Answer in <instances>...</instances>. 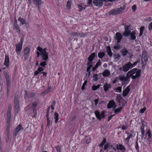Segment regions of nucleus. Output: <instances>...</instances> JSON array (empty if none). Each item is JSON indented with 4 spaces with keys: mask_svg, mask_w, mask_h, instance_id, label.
Listing matches in <instances>:
<instances>
[{
    "mask_svg": "<svg viewBox=\"0 0 152 152\" xmlns=\"http://www.w3.org/2000/svg\"><path fill=\"white\" fill-rule=\"evenodd\" d=\"M101 64V63L100 62V60H99L98 62L96 63L95 65V66L96 67H98Z\"/></svg>",
    "mask_w": 152,
    "mask_h": 152,
    "instance_id": "obj_51",
    "label": "nucleus"
},
{
    "mask_svg": "<svg viewBox=\"0 0 152 152\" xmlns=\"http://www.w3.org/2000/svg\"><path fill=\"white\" fill-rule=\"evenodd\" d=\"M106 142V139L105 138H104L103 139V140L102 141L101 143L99 145V146L100 147H102L104 145V143Z\"/></svg>",
    "mask_w": 152,
    "mask_h": 152,
    "instance_id": "obj_37",
    "label": "nucleus"
},
{
    "mask_svg": "<svg viewBox=\"0 0 152 152\" xmlns=\"http://www.w3.org/2000/svg\"><path fill=\"white\" fill-rule=\"evenodd\" d=\"M58 114L56 112H55L54 113V118L55 119V123H56L58 121L59 118H58Z\"/></svg>",
    "mask_w": 152,
    "mask_h": 152,
    "instance_id": "obj_26",
    "label": "nucleus"
},
{
    "mask_svg": "<svg viewBox=\"0 0 152 152\" xmlns=\"http://www.w3.org/2000/svg\"><path fill=\"white\" fill-rule=\"evenodd\" d=\"M44 69L42 67H39L37 69V70L39 72H41L44 70Z\"/></svg>",
    "mask_w": 152,
    "mask_h": 152,
    "instance_id": "obj_50",
    "label": "nucleus"
},
{
    "mask_svg": "<svg viewBox=\"0 0 152 152\" xmlns=\"http://www.w3.org/2000/svg\"><path fill=\"white\" fill-rule=\"evenodd\" d=\"M118 80V77H116L115 79L113 81V84L115 83L116 82H117Z\"/></svg>",
    "mask_w": 152,
    "mask_h": 152,
    "instance_id": "obj_57",
    "label": "nucleus"
},
{
    "mask_svg": "<svg viewBox=\"0 0 152 152\" xmlns=\"http://www.w3.org/2000/svg\"><path fill=\"white\" fill-rule=\"evenodd\" d=\"M34 3L36 5L39 10L40 8L41 5L42 4L41 0H33Z\"/></svg>",
    "mask_w": 152,
    "mask_h": 152,
    "instance_id": "obj_11",
    "label": "nucleus"
},
{
    "mask_svg": "<svg viewBox=\"0 0 152 152\" xmlns=\"http://www.w3.org/2000/svg\"><path fill=\"white\" fill-rule=\"evenodd\" d=\"M95 53H92L88 57V60L90 62H92L93 60L95 58Z\"/></svg>",
    "mask_w": 152,
    "mask_h": 152,
    "instance_id": "obj_22",
    "label": "nucleus"
},
{
    "mask_svg": "<svg viewBox=\"0 0 152 152\" xmlns=\"http://www.w3.org/2000/svg\"><path fill=\"white\" fill-rule=\"evenodd\" d=\"M49 89L48 88L44 91L43 92L41 93V95L42 96H44L49 92Z\"/></svg>",
    "mask_w": 152,
    "mask_h": 152,
    "instance_id": "obj_34",
    "label": "nucleus"
},
{
    "mask_svg": "<svg viewBox=\"0 0 152 152\" xmlns=\"http://www.w3.org/2000/svg\"><path fill=\"white\" fill-rule=\"evenodd\" d=\"M146 134L148 135V139H149L151 138V132L150 130H148V131L146 133Z\"/></svg>",
    "mask_w": 152,
    "mask_h": 152,
    "instance_id": "obj_36",
    "label": "nucleus"
},
{
    "mask_svg": "<svg viewBox=\"0 0 152 152\" xmlns=\"http://www.w3.org/2000/svg\"><path fill=\"white\" fill-rule=\"evenodd\" d=\"M136 5H134L132 6V9L134 12L135 11V10H136Z\"/></svg>",
    "mask_w": 152,
    "mask_h": 152,
    "instance_id": "obj_58",
    "label": "nucleus"
},
{
    "mask_svg": "<svg viewBox=\"0 0 152 152\" xmlns=\"http://www.w3.org/2000/svg\"><path fill=\"white\" fill-rule=\"evenodd\" d=\"M139 61H136L133 64H132V68H133L134 66H136L137 64L139 63Z\"/></svg>",
    "mask_w": 152,
    "mask_h": 152,
    "instance_id": "obj_61",
    "label": "nucleus"
},
{
    "mask_svg": "<svg viewBox=\"0 0 152 152\" xmlns=\"http://www.w3.org/2000/svg\"><path fill=\"white\" fill-rule=\"evenodd\" d=\"M105 53L104 52H100L98 53V57L100 58H102L105 55Z\"/></svg>",
    "mask_w": 152,
    "mask_h": 152,
    "instance_id": "obj_27",
    "label": "nucleus"
},
{
    "mask_svg": "<svg viewBox=\"0 0 152 152\" xmlns=\"http://www.w3.org/2000/svg\"><path fill=\"white\" fill-rule=\"evenodd\" d=\"M135 33L134 31H132L130 33V40H134L136 39Z\"/></svg>",
    "mask_w": 152,
    "mask_h": 152,
    "instance_id": "obj_21",
    "label": "nucleus"
},
{
    "mask_svg": "<svg viewBox=\"0 0 152 152\" xmlns=\"http://www.w3.org/2000/svg\"><path fill=\"white\" fill-rule=\"evenodd\" d=\"M98 75L97 74H94L93 75V80L95 81H96L98 80Z\"/></svg>",
    "mask_w": 152,
    "mask_h": 152,
    "instance_id": "obj_33",
    "label": "nucleus"
},
{
    "mask_svg": "<svg viewBox=\"0 0 152 152\" xmlns=\"http://www.w3.org/2000/svg\"><path fill=\"white\" fill-rule=\"evenodd\" d=\"M6 77L7 85H8L10 81V79L8 76H7Z\"/></svg>",
    "mask_w": 152,
    "mask_h": 152,
    "instance_id": "obj_43",
    "label": "nucleus"
},
{
    "mask_svg": "<svg viewBox=\"0 0 152 152\" xmlns=\"http://www.w3.org/2000/svg\"><path fill=\"white\" fill-rule=\"evenodd\" d=\"M132 64L130 62H129L123 66V71L127 72L129 69H132Z\"/></svg>",
    "mask_w": 152,
    "mask_h": 152,
    "instance_id": "obj_7",
    "label": "nucleus"
},
{
    "mask_svg": "<svg viewBox=\"0 0 152 152\" xmlns=\"http://www.w3.org/2000/svg\"><path fill=\"white\" fill-rule=\"evenodd\" d=\"M30 48L28 47L26 48L24 50V55H27L29 52Z\"/></svg>",
    "mask_w": 152,
    "mask_h": 152,
    "instance_id": "obj_31",
    "label": "nucleus"
},
{
    "mask_svg": "<svg viewBox=\"0 0 152 152\" xmlns=\"http://www.w3.org/2000/svg\"><path fill=\"white\" fill-rule=\"evenodd\" d=\"M77 6L79 9V12H81L83 10L85 9L86 8L85 7H83L80 4H78Z\"/></svg>",
    "mask_w": 152,
    "mask_h": 152,
    "instance_id": "obj_32",
    "label": "nucleus"
},
{
    "mask_svg": "<svg viewBox=\"0 0 152 152\" xmlns=\"http://www.w3.org/2000/svg\"><path fill=\"white\" fill-rule=\"evenodd\" d=\"M121 52L122 53V55L124 56H126L127 54L129 53L128 50L125 48L122 49Z\"/></svg>",
    "mask_w": 152,
    "mask_h": 152,
    "instance_id": "obj_24",
    "label": "nucleus"
},
{
    "mask_svg": "<svg viewBox=\"0 0 152 152\" xmlns=\"http://www.w3.org/2000/svg\"><path fill=\"white\" fill-rule=\"evenodd\" d=\"M56 151L58 152H60L61 148L60 146L58 145L56 147Z\"/></svg>",
    "mask_w": 152,
    "mask_h": 152,
    "instance_id": "obj_48",
    "label": "nucleus"
},
{
    "mask_svg": "<svg viewBox=\"0 0 152 152\" xmlns=\"http://www.w3.org/2000/svg\"><path fill=\"white\" fill-rule=\"evenodd\" d=\"M11 106H9L7 113V126L9 127L11 119Z\"/></svg>",
    "mask_w": 152,
    "mask_h": 152,
    "instance_id": "obj_3",
    "label": "nucleus"
},
{
    "mask_svg": "<svg viewBox=\"0 0 152 152\" xmlns=\"http://www.w3.org/2000/svg\"><path fill=\"white\" fill-rule=\"evenodd\" d=\"M14 29H15L16 32L18 33H19L20 32V30L18 26L15 27Z\"/></svg>",
    "mask_w": 152,
    "mask_h": 152,
    "instance_id": "obj_44",
    "label": "nucleus"
},
{
    "mask_svg": "<svg viewBox=\"0 0 152 152\" xmlns=\"http://www.w3.org/2000/svg\"><path fill=\"white\" fill-rule=\"evenodd\" d=\"M37 49L38 51H39L40 53H48L46 52L47 48H45L44 49H42L39 46H38L37 48Z\"/></svg>",
    "mask_w": 152,
    "mask_h": 152,
    "instance_id": "obj_17",
    "label": "nucleus"
},
{
    "mask_svg": "<svg viewBox=\"0 0 152 152\" xmlns=\"http://www.w3.org/2000/svg\"><path fill=\"white\" fill-rule=\"evenodd\" d=\"M14 28L18 26L17 24V21L15 19V20L14 23Z\"/></svg>",
    "mask_w": 152,
    "mask_h": 152,
    "instance_id": "obj_56",
    "label": "nucleus"
},
{
    "mask_svg": "<svg viewBox=\"0 0 152 152\" xmlns=\"http://www.w3.org/2000/svg\"><path fill=\"white\" fill-rule=\"evenodd\" d=\"M110 71L106 69L104 70L102 75L104 77H108L110 75Z\"/></svg>",
    "mask_w": 152,
    "mask_h": 152,
    "instance_id": "obj_18",
    "label": "nucleus"
},
{
    "mask_svg": "<svg viewBox=\"0 0 152 152\" xmlns=\"http://www.w3.org/2000/svg\"><path fill=\"white\" fill-rule=\"evenodd\" d=\"M40 55L42 56V60L45 61L48 58V53H40Z\"/></svg>",
    "mask_w": 152,
    "mask_h": 152,
    "instance_id": "obj_13",
    "label": "nucleus"
},
{
    "mask_svg": "<svg viewBox=\"0 0 152 152\" xmlns=\"http://www.w3.org/2000/svg\"><path fill=\"white\" fill-rule=\"evenodd\" d=\"M122 99L123 97L121 95H119L118 96L116 97V100L119 103L121 102Z\"/></svg>",
    "mask_w": 152,
    "mask_h": 152,
    "instance_id": "obj_30",
    "label": "nucleus"
},
{
    "mask_svg": "<svg viewBox=\"0 0 152 152\" xmlns=\"http://www.w3.org/2000/svg\"><path fill=\"white\" fill-rule=\"evenodd\" d=\"M111 87V85L110 84L107 83H105L104 85L103 88L104 91L105 92L107 91L108 89Z\"/></svg>",
    "mask_w": 152,
    "mask_h": 152,
    "instance_id": "obj_23",
    "label": "nucleus"
},
{
    "mask_svg": "<svg viewBox=\"0 0 152 152\" xmlns=\"http://www.w3.org/2000/svg\"><path fill=\"white\" fill-rule=\"evenodd\" d=\"M87 83V81L86 80L85 81L84 83L83 84V85L81 87V89L82 90H83L85 89V86L86 85Z\"/></svg>",
    "mask_w": 152,
    "mask_h": 152,
    "instance_id": "obj_40",
    "label": "nucleus"
},
{
    "mask_svg": "<svg viewBox=\"0 0 152 152\" xmlns=\"http://www.w3.org/2000/svg\"><path fill=\"white\" fill-rule=\"evenodd\" d=\"M47 126H48L50 125V121L49 120V118H48V119H47Z\"/></svg>",
    "mask_w": 152,
    "mask_h": 152,
    "instance_id": "obj_64",
    "label": "nucleus"
},
{
    "mask_svg": "<svg viewBox=\"0 0 152 152\" xmlns=\"http://www.w3.org/2000/svg\"><path fill=\"white\" fill-rule=\"evenodd\" d=\"M18 20L20 22V24L21 25L26 23L25 20L23 18H18Z\"/></svg>",
    "mask_w": 152,
    "mask_h": 152,
    "instance_id": "obj_29",
    "label": "nucleus"
},
{
    "mask_svg": "<svg viewBox=\"0 0 152 152\" xmlns=\"http://www.w3.org/2000/svg\"><path fill=\"white\" fill-rule=\"evenodd\" d=\"M143 55H142V58L141 61L142 64H144L145 62H146L148 61V58L145 55L143 56Z\"/></svg>",
    "mask_w": 152,
    "mask_h": 152,
    "instance_id": "obj_25",
    "label": "nucleus"
},
{
    "mask_svg": "<svg viewBox=\"0 0 152 152\" xmlns=\"http://www.w3.org/2000/svg\"><path fill=\"white\" fill-rule=\"evenodd\" d=\"M148 29L150 31L152 29V22L149 24Z\"/></svg>",
    "mask_w": 152,
    "mask_h": 152,
    "instance_id": "obj_52",
    "label": "nucleus"
},
{
    "mask_svg": "<svg viewBox=\"0 0 152 152\" xmlns=\"http://www.w3.org/2000/svg\"><path fill=\"white\" fill-rule=\"evenodd\" d=\"M23 40V38H21L18 44L16 45V53H18L19 52H20L22 50V44Z\"/></svg>",
    "mask_w": 152,
    "mask_h": 152,
    "instance_id": "obj_4",
    "label": "nucleus"
},
{
    "mask_svg": "<svg viewBox=\"0 0 152 152\" xmlns=\"http://www.w3.org/2000/svg\"><path fill=\"white\" fill-rule=\"evenodd\" d=\"M72 35L73 37H80V33L75 32H72Z\"/></svg>",
    "mask_w": 152,
    "mask_h": 152,
    "instance_id": "obj_28",
    "label": "nucleus"
},
{
    "mask_svg": "<svg viewBox=\"0 0 152 152\" xmlns=\"http://www.w3.org/2000/svg\"><path fill=\"white\" fill-rule=\"evenodd\" d=\"M125 31L123 35L125 37H127L130 35V33L131 32L130 31V26L127 25L125 26L124 27Z\"/></svg>",
    "mask_w": 152,
    "mask_h": 152,
    "instance_id": "obj_5",
    "label": "nucleus"
},
{
    "mask_svg": "<svg viewBox=\"0 0 152 152\" xmlns=\"http://www.w3.org/2000/svg\"><path fill=\"white\" fill-rule=\"evenodd\" d=\"M116 90L120 92H121V87H118L116 89Z\"/></svg>",
    "mask_w": 152,
    "mask_h": 152,
    "instance_id": "obj_60",
    "label": "nucleus"
},
{
    "mask_svg": "<svg viewBox=\"0 0 152 152\" xmlns=\"http://www.w3.org/2000/svg\"><path fill=\"white\" fill-rule=\"evenodd\" d=\"M114 49H115L118 50L121 48V46L120 45H117L116 46H115L114 47Z\"/></svg>",
    "mask_w": 152,
    "mask_h": 152,
    "instance_id": "obj_47",
    "label": "nucleus"
},
{
    "mask_svg": "<svg viewBox=\"0 0 152 152\" xmlns=\"http://www.w3.org/2000/svg\"><path fill=\"white\" fill-rule=\"evenodd\" d=\"M146 110V108L145 107H144L143 108L140 110V112L141 113H144V111Z\"/></svg>",
    "mask_w": 152,
    "mask_h": 152,
    "instance_id": "obj_46",
    "label": "nucleus"
},
{
    "mask_svg": "<svg viewBox=\"0 0 152 152\" xmlns=\"http://www.w3.org/2000/svg\"><path fill=\"white\" fill-rule=\"evenodd\" d=\"M141 138L142 139H143V137H144V131H141Z\"/></svg>",
    "mask_w": 152,
    "mask_h": 152,
    "instance_id": "obj_63",
    "label": "nucleus"
},
{
    "mask_svg": "<svg viewBox=\"0 0 152 152\" xmlns=\"http://www.w3.org/2000/svg\"><path fill=\"white\" fill-rule=\"evenodd\" d=\"M88 33H83V32L80 33V37H84L85 36H86Z\"/></svg>",
    "mask_w": 152,
    "mask_h": 152,
    "instance_id": "obj_39",
    "label": "nucleus"
},
{
    "mask_svg": "<svg viewBox=\"0 0 152 152\" xmlns=\"http://www.w3.org/2000/svg\"><path fill=\"white\" fill-rule=\"evenodd\" d=\"M107 107L108 108H112L115 109L116 107V104L113 100H111L107 105Z\"/></svg>",
    "mask_w": 152,
    "mask_h": 152,
    "instance_id": "obj_9",
    "label": "nucleus"
},
{
    "mask_svg": "<svg viewBox=\"0 0 152 152\" xmlns=\"http://www.w3.org/2000/svg\"><path fill=\"white\" fill-rule=\"evenodd\" d=\"M141 70H138L137 68H134L129 71L126 74V76L125 77L122 75L119 76V78L121 81L126 82L131 77L133 79H134L139 77L140 76Z\"/></svg>",
    "mask_w": 152,
    "mask_h": 152,
    "instance_id": "obj_1",
    "label": "nucleus"
},
{
    "mask_svg": "<svg viewBox=\"0 0 152 152\" xmlns=\"http://www.w3.org/2000/svg\"><path fill=\"white\" fill-rule=\"evenodd\" d=\"M15 108L16 113L19 111L18 99L17 96H15L14 99Z\"/></svg>",
    "mask_w": 152,
    "mask_h": 152,
    "instance_id": "obj_6",
    "label": "nucleus"
},
{
    "mask_svg": "<svg viewBox=\"0 0 152 152\" xmlns=\"http://www.w3.org/2000/svg\"><path fill=\"white\" fill-rule=\"evenodd\" d=\"M37 104L36 102H33L32 103V109H35V107L37 106Z\"/></svg>",
    "mask_w": 152,
    "mask_h": 152,
    "instance_id": "obj_42",
    "label": "nucleus"
},
{
    "mask_svg": "<svg viewBox=\"0 0 152 152\" xmlns=\"http://www.w3.org/2000/svg\"><path fill=\"white\" fill-rule=\"evenodd\" d=\"M93 66L92 65H90L87 68L86 71L87 72H89L91 68Z\"/></svg>",
    "mask_w": 152,
    "mask_h": 152,
    "instance_id": "obj_54",
    "label": "nucleus"
},
{
    "mask_svg": "<svg viewBox=\"0 0 152 152\" xmlns=\"http://www.w3.org/2000/svg\"><path fill=\"white\" fill-rule=\"evenodd\" d=\"M106 50L107 54L110 57H111L112 56V53L111 51V49L110 47L107 46L106 48Z\"/></svg>",
    "mask_w": 152,
    "mask_h": 152,
    "instance_id": "obj_20",
    "label": "nucleus"
},
{
    "mask_svg": "<svg viewBox=\"0 0 152 152\" xmlns=\"http://www.w3.org/2000/svg\"><path fill=\"white\" fill-rule=\"evenodd\" d=\"M122 37V35L119 32H117L115 34V38L117 40V43H118L121 42Z\"/></svg>",
    "mask_w": 152,
    "mask_h": 152,
    "instance_id": "obj_10",
    "label": "nucleus"
},
{
    "mask_svg": "<svg viewBox=\"0 0 152 152\" xmlns=\"http://www.w3.org/2000/svg\"><path fill=\"white\" fill-rule=\"evenodd\" d=\"M71 0H68L67 1L66 7L68 8H70L71 7Z\"/></svg>",
    "mask_w": 152,
    "mask_h": 152,
    "instance_id": "obj_38",
    "label": "nucleus"
},
{
    "mask_svg": "<svg viewBox=\"0 0 152 152\" xmlns=\"http://www.w3.org/2000/svg\"><path fill=\"white\" fill-rule=\"evenodd\" d=\"M113 56L115 58L118 59L120 57V56L119 54L114 55Z\"/></svg>",
    "mask_w": 152,
    "mask_h": 152,
    "instance_id": "obj_45",
    "label": "nucleus"
},
{
    "mask_svg": "<svg viewBox=\"0 0 152 152\" xmlns=\"http://www.w3.org/2000/svg\"><path fill=\"white\" fill-rule=\"evenodd\" d=\"M93 3L95 6L100 7L103 5V1L102 0H94Z\"/></svg>",
    "mask_w": 152,
    "mask_h": 152,
    "instance_id": "obj_12",
    "label": "nucleus"
},
{
    "mask_svg": "<svg viewBox=\"0 0 152 152\" xmlns=\"http://www.w3.org/2000/svg\"><path fill=\"white\" fill-rule=\"evenodd\" d=\"M47 65L46 62L45 61H44L41 62L40 64V65L43 67H45V66Z\"/></svg>",
    "mask_w": 152,
    "mask_h": 152,
    "instance_id": "obj_41",
    "label": "nucleus"
},
{
    "mask_svg": "<svg viewBox=\"0 0 152 152\" xmlns=\"http://www.w3.org/2000/svg\"><path fill=\"white\" fill-rule=\"evenodd\" d=\"M144 126H145L144 124H142V125L141 126V128H140L141 131H144Z\"/></svg>",
    "mask_w": 152,
    "mask_h": 152,
    "instance_id": "obj_59",
    "label": "nucleus"
},
{
    "mask_svg": "<svg viewBox=\"0 0 152 152\" xmlns=\"http://www.w3.org/2000/svg\"><path fill=\"white\" fill-rule=\"evenodd\" d=\"M95 114L96 117L99 120H101L102 118L105 117L104 113L103 112H102L100 114L98 111H96L95 112Z\"/></svg>",
    "mask_w": 152,
    "mask_h": 152,
    "instance_id": "obj_8",
    "label": "nucleus"
},
{
    "mask_svg": "<svg viewBox=\"0 0 152 152\" xmlns=\"http://www.w3.org/2000/svg\"><path fill=\"white\" fill-rule=\"evenodd\" d=\"M122 108H123V107H121L119 108H117L115 110H114L115 113H116V114L118 113H119L121 111V110L122 109Z\"/></svg>",
    "mask_w": 152,
    "mask_h": 152,
    "instance_id": "obj_35",
    "label": "nucleus"
},
{
    "mask_svg": "<svg viewBox=\"0 0 152 152\" xmlns=\"http://www.w3.org/2000/svg\"><path fill=\"white\" fill-rule=\"evenodd\" d=\"M125 9V6H123L119 8L115 9L110 10L108 12L109 15H118L121 13Z\"/></svg>",
    "mask_w": 152,
    "mask_h": 152,
    "instance_id": "obj_2",
    "label": "nucleus"
},
{
    "mask_svg": "<svg viewBox=\"0 0 152 152\" xmlns=\"http://www.w3.org/2000/svg\"><path fill=\"white\" fill-rule=\"evenodd\" d=\"M109 144L108 143H107L105 144L104 147V150L107 149L109 147Z\"/></svg>",
    "mask_w": 152,
    "mask_h": 152,
    "instance_id": "obj_49",
    "label": "nucleus"
},
{
    "mask_svg": "<svg viewBox=\"0 0 152 152\" xmlns=\"http://www.w3.org/2000/svg\"><path fill=\"white\" fill-rule=\"evenodd\" d=\"M92 89L93 91H95L97 89L96 86L94 85H93L92 87Z\"/></svg>",
    "mask_w": 152,
    "mask_h": 152,
    "instance_id": "obj_55",
    "label": "nucleus"
},
{
    "mask_svg": "<svg viewBox=\"0 0 152 152\" xmlns=\"http://www.w3.org/2000/svg\"><path fill=\"white\" fill-rule=\"evenodd\" d=\"M9 57L8 56H6L5 57V61L4 62V65L7 66H9Z\"/></svg>",
    "mask_w": 152,
    "mask_h": 152,
    "instance_id": "obj_19",
    "label": "nucleus"
},
{
    "mask_svg": "<svg viewBox=\"0 0 152 152\" xmlns=\"http://www.w3.org/2000/svg\"><path fill=\"white\" fill-rule=\"evenodd\" d=\"M128 126L127 125H123L121 129L123 130H125L127 129Z\"/></svg>",
    "mask_w": 152,
    "mask_h": 152,
    "instance_id": "obj_53",
    "label": "nucleus"
},
{
    "mask_svg": "<svg viewBox=\"0 0 152 152\" xmlns=\"http://www.w3.org/2000/svg\"><path fill=\"white\" fill-rule=\"evenodd\" d=\"M116 148L117 149L121 150L122 152H125L126 151V148L124 146L121 144H117Z\"/></svg>",
    "mask_w": 152,
    "mask_h": 152,
    "instance_id": "obj_14",
    "label": "nucleus"
},
{
    "mask_svg": "<svg viewBox=\"0 0 152 152\" xmlns=\"http://www.w3.org/2000/svg\"><path fill=\"white\" fill-rule=\"evenodd\" d=\"M23 129V128L22 127L21 125V124H19L16 128L15 132V134L16 135L18 132Z\"/></svg>",
    "mask_w": 152,
    "mask_h": 152,
    "instance_id": "obj_16",
    "label": "nucleus"
},
{
    "mask_svg": "<svg viewBox=\"0 0 152 152\" xmlns=\"http://www.w3.org/2000/svg\"><path fill=\"white\" fill-rule=\"evenodd\" d=\"M130 89V86H127L126 89L123 91V96L124 97L126 96L129 92Z\"/></svg>",
    "mask_w": 152,
    "mask_h": 152,
    "instance_id": "obj_15",
    "label": "nucleus"
},
{
    "mask_svg": "<svg viewBox=\"0 0 152 152\" xmlns=\"http://www.w3.org/2000/svg\"><path fill=\"white\" fill-rule=\"evenodd\" d=\"M129 138L128 137H127L125 139V142L126 143V144H128L129 142Z\"/></svg>",
    "mask_w": 152,
    "mask_h": 152,
    "instance_id": "obj_62",
    "label": "nucleus"
}]
</instances>
